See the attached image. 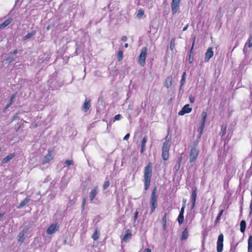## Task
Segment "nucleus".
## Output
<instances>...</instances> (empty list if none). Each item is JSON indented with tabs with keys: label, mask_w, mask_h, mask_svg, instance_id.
<instances>
[{
	"label": "nucleus",
	"mask_w": 252,
	"mask_h": 252,
	"mask_svg": "<svg viewBox=\"0 0 252 252\" xmlns=\"http://www.w3.org/2000/svg\"><path fill=\"white\" fill-rule=\"evenodd\" d=\"M165 139V141L163 143L162 151H169L171 145V141L169 139H168L167 136H166Z\"/></svg>",
	"instance_id": "nucleus-11"
},
{
	"label": "nucleus",
	"mask_w": 252,
	"mask_h": 252,
	"mask_svg": "<svg viewBox=\"0 0 252 252\" xmlns=\"http://www.w3.org/2000/svg\"><path fill=\"white\" fill-rule=\"evenodd\" d=\"M191 110L192 109L191 108L189 107V104H186L183 107L182 110L179 111L178 114L179 115L182 116L186 113L190 112Z\"/></svg>",
	"instance_id": "nucleus-13"
},
{
	"label": "nucleus",
	"mask_w": 252,
	"mask_h": 252,
	"mask_svg": "<svg viewBox=\"0 0 252 252\" xmlns=\"http://www.w3.org/2000/svg\"><path fill=\"white\" fill-rule=\"evenodd\" d=\"M223 212V210H221L220 211L219 214L218 215V216L215 220V223H217V222L220 220V218L221 217V216L222 215V213Z\"/></svg>",
	"instance_id": "nucleus-35"
},
{
	"label": "nucleus",
	"mask_w": 252,
	"mask_h": 252,
	"mask_svg": "<svg viewBox=\"0 0 252 252\" xmlns=\"http://www.w3.org/2000/svg\"><path fill=\"white\" fill-rule=\"evenodd\" d=\"M127 39V38L126 36H123L121 37V40L123 41H126Z\"/></svg>",
	"instance_id": "nucleus-49"
},
{
	"label": "nucleus",
	"mask_w": 252,
	"mask_h": 252,
	"mask_svg": "<svg viewBox=\"0 0 252 252\" xmlns=\"http://www.w3.org/2000/svg\"><path fill=\"white\" fill-rule=\"evenodd\" d=\"M189 237V231L187 228H185L184 231L182 232V236H181V240H186Z\"/></svg>",
	"instance_id": "nucleus-20"
},
{
	"label": "nucleus",
	"mask_w": 252,
	"mask_h": 252,
	"mask_svg": "<svg viewBox=\"0 0 252 252\" xmlns=\"http://www.w3.org/2000/svg\"><path fill=\"white\" fill-rule=\"evenodd\" d=\"M166 223H162V228L164 230H165L166 229V228H167Z\"/></svg>",
	"instance_id": "nucleus-51"
},
{
	"label": "nucleus",
	"mask_w": 252,
	"mask_h": 252,
	"mask_svg": "<svg viewBox=\"0 0 252 252\" xmlns=\"http://www.w3.org/2000/svg\"><path fill=\"white\" fill-rule=\"evenodd\" d=\"M130 136V135L129 133H127L125 135V136L124 137L123 140H127Z\"/></svg>",
	"instance_id": "nucleus-48"
},
{
	"label": "nucleus",
	"mask_w": 252,
	"mask_h": 252,
	"mask_svg": "<svg viewBox=\"0 0 252 252\" xmlns=\"http://www.w3.org/2000/svg\"><path fill=\"white\" fill-rule=\"evenodd\" d=\"M251 194L252 198V191H251Z\"/></svg>",
	"instance_id": "nucleus-63"
},
{
	"label": "nucleus",
	"mask_w": 252,
	"mask_h": 252,
	"mask_svg": "<svg viewBox=\"0 0 252 252\" xmlns=\"http://www.w3.org/2000/svg\"><path fill=\"white\" fill-rule=\"evenodd\" d=\"M156 189H155L152 192L150 200V204L151 206V211L150 214H152L155 210L156 207H157V196L156 195Z\"/></svg>",
	"instance_id": "nucleus-3"
},
{
	"label": "nucleus",
	"mask_w": 252,
	"mask_h": 252,
	"mask_svg": "<svg viewBox=\"0 0 252 252\" xmlns=\"http://www.w3.org/2000/svg\"><path fill=\"white\" fill-rule=\"evenodd\" d=\"M118 60L121 61L123 58V52L122 50H119L117 54Z\"/></svg>",
	"instance_id": "nucleus-31"
},
{
	"label": "nucleus",
	"mask_w": 252,
	"mask_h": 252,
	"mask_svg": "<svg viewBox=\"0 0 252 252\" xmlns=\"http://www.w3.org/2000/svg\"><path fill=\"white\" fill-rule=\"evenodd\" d=\"M37 126V125L36 124H34V126H33V128H35Z\"/></svg>",
	"instance_id": "nucleus-60"
},
{
	"label": "nucleus",
	"mask_w": 252,
	"mask_h": 252,
	"mask_svg": "<svg viewBox=\"0 0 252 252\" xmlns=\"http://www.w3.org/2000/svg\"><path fill=\"white\" fill-rule=\"evenodd\" d=\"M226 129V126H222L221 128L220 134L222 136H224L225 134V131Z\"/></svg>",
	"instance_id": "nucleus-38"
},
{
	"label": "nucleus",
	"mask_w": 252,
	"mask_h": 252,
	"mask_svg": "<svg viewBox=\"0 0 252 252\" xmlns=\"http://www.w3.org/2000/svg\"><path fill=\"white\" fill-rule=\"evenodd\" d=\"M207 117V112H206V111L202 112V113L201 114L202 118H201V122H200V126L198 130V134L197 136L198 138H200V137L203 133V130L205 127V122H206Z\"/></svg>",
	"instance_id": "nucleus-4"
},
{
	"label": "nucleus",
	"mask_w": 252,
	"mask_h": 252,
	"mask_svg": "<svg viewBox=\"0 0 252 252\" xmlns=\"http://www.w3.org/2000/svg\"><path fill=\"white\" fill-rule=\"evenodd\" d=\"M14 60V58L12 56L10 53L8 54L7 57L6 59V61L8 63H11Z\"/></svg>",
	"instance_id": "nucleus-36"
},
{
	"label": "nucleus",
	"mask_w": 252,
	"mask_h": 252,
	"mask_svg": "<svg viewBox=\"0 0 252 252\" xmlns=\"http://www.w3.org/2000/svg\"><path fill=\"white\" fill-rule=\"evenodd\" d=\"M182 160V157H181L179 158L178 159V169H180V163H181V162Z\"/></svg>",
	"instance_id": "nucleus-47"
},
{
	"label": "nucleus",
	"mask_w": 252,
	"mask_h": 252,
	"mask_svg": "<svg viewBox=\"0 0 252 252\" xmlns=\"http://www.w3.org/2000/svg\"><path fill=\"white\" fill-rule=\"evenodd\" d=\"M197 195V189L196 188H195L192 191V193H191V197H190L191 202H192L191 209L194 208L195 207V204Z\"/></svg>",
	"instance_id": "nucleus-12"
},
{
	"label": "nucleus",
	"mask_w": 252,
	"mask_h": 252,
	"mask_svg": "<svg viewBox=\"0 0 252 252\" xmlns=\"http://www.w3.org/2000/svg\"><path fill=\"white\" fill-rule=\"evenodd\" d=\"M167 213H165L162 219V223H167Z\"/></svg>",
	"instance_id": "nucleus-41"
},
{
	"label": "nucleus",
	"mask_w": 252,
	"mask_h": 252,
	"mask_svg": "<svg viewBox=\"0 0 252 252\" xmlns=\"http://www.w3.org/2000/svg\"><path fill=\"white\" fill-rule=\"evenodd\" d=\"M59 179H57V180H56L53 181L51 183V186H52V187H53L54 186H55V184H56V182H57V181H59Z\"/></svg>",
	"instance_id": "nucleus-52"
},
{
	"label": "nucleus",
	"mask_w": 252,
	"mask_h": 252,
	"mask_svg": "<svg viewBox=\"0 0 252 252\" xmlns=\"http://www.w3.org/2000/svg\"><path fill=\"white\" fill-rule=\"evenodd\" d=\"M109 185H110V183H109V181H105L104 182L103 186V189H107L108 188Z\"/></svg>",
	"instance_id": "nucleus-37"
},
{
	"label": "nucleus",
	"mask_w": 252,
	"mask_h": 252,
	"mask_svg": "<svg viewBox=\"0 0 252 252\" xmlns=\"http://www.w3.org/2000/svg\"><path fill=\"white\" fill-rule=\"evenodd\" d=\"M85 205H86V199L83 198V202H82V208L83 210H84Z\"/></svg>",
	"instance_id": "nucleus-46"
},
{
	"label": "nucleus",
	"mask_w": 252,
	"mask_h": 252,
	"mask_svg": "<svg viewBox=\"0 0 252 252\" xmlns=\"http://www.w3.org/2000/svg\"><path fill=\"white\" fill-rule=\"evenodd\" d=\"M17 53H18V51L17 50H15L13 51V52H10V54L11 55H16L17 54Z\"/></svg>",
	"instance_id": "nucleus-53"
},
{
	"label": "nucleus",
	"mask_w": 252,
	"mask_h": 252,
	"mask_svg": "<svg viewBox=\"0 0 252 252\" xmlns=\"http://www.w3.org/2000/svg\"><path fill=\"white\" fill-rule=\"evenodd\" d=\"M182 90V89H181V86H180V92H181Z\"/></svg>",
	"instance_id": "nucleus-62"
},
{
	"label": "nucleus",
	"mask_w": 252,
	"mask_h": 252,
	"mask_svg": "<svg viewBox=\"0 0 252 252\" xmlns=\"http://www.w3.org/2000/svg\"><path fill=\"white\" fill-rule=\"evenodd\" d=\"M144 252H151V251L150 249L147 248V249H145Z\"/></svg>",
	"instance_id": "nucleus-57"
},
{
	"label": "nucleus",
	"mask_w": 252,
	"mask_h": 252,
	"mask_svg": "<svg viewBox=\"0 0 252 252\" xmlns=\"http://www.w3.org/2000/svg\"><path fill=\"white\" fill-rule=\"evenodd\" d=\"M53 158V157L50 153H49L44 158L43 163H48Z\"/></svg>",
	"instance_id": "nucleus-19"
},
{
	"label": "nucleus",
	"mask_w": 252,
	"mask_h": 252,
	"mask_svg": "<svg viewBox=\"0 0 252 252\" xmlns=\"http://www.w3.org/2000/svg\"><path fill=\"white\" fill-rule=\"evenodd\" d=\"M189 98V101H190V102L191 103H193V102H194V98L193 97H192V96H190Z\"/></svg>",
	"instance_id": "nucleus-54"
},
{
	"label": "nucleus",
	"mask_w": 252,
	"mask_h": 252,
	"mask_svg": "<svg viewBox=\"0 0 252 252\" xmlns=\"http://www.w3.org/2000/svg\"><path fill=\"white\" fill-rule=\"evenodd\" d=\"M11 104L9 103L8 104H7L6 106H5V109H8L10 106H11Z\"/></svg>",
	"instance_id": "nucleus-56"
},
{
	"label": "nucleus",
	"mask_w": 252,
	"mask_h": 252,
	"mask_svg": "<svg viewBox=\"0 0 252 252\" xmlns=\"http://www.w3.org/2000/svg\"><path fill=\"white\" fill-rule=\"evenodd\" d=\"M180 0H172L171 7L172 14H175L179 9Z\"/></svg>",
	"instance_id": "nucleus-8"
},
{
	"label": "nucleus",
	"mask_w": 252,
	"mask_h": 252,
	"mask_svg": "<svg viewBox=\"0 0 252 252\" xmlns=\"http://www.w3.org/2000/svg\"><path fill=\"white\" fill-rule=\"evenodd\" d=\"M214 52L212 47H209L205 54L204 62L207 63L209 60L213 56Z\"/></svg>",
	"instance_id": "nucleus-10"
},
{
	"label": "nucleus",
	"mask_w": 252,
	"mask_h": 252,
	"mask_svg": "<svg viewBox=\"0 0 252 252\" xmlns=\"http://www.w3.org/2000/svg\"><path fill=\"white\" fill-rule=\"evenodd\" d=\"M30 197L29 196H28L24 200H23L19 204V205L17 207V208L18 209H20V208H21L22 207H23L24 206H25L26 204H27L28 203H29V202L30 201Z\"/></svg>",
	"instance_id": "nucleus-16"
},
{
	"label": "nucleus",
	"mask_w": 252,
	"mask_h": 252,
	"mask_svg": "<svg viewBox=\"0 0 252 252\" xmlns=\"http://www.w3.org/2000/svg\"><path fill=\"white\" fill-rule=\"evenodd\" d=\"M250 209L251 210L250 212V215H251L252 212V198L251 201L250 205Z\"/></svg>",
	"instance_id": "nucleus-50"
},
{
	"label": "nucleus",
	"mask_w": 252,
	"mask_h": 252,
	"mask_svg": "<svg viewBox=\"0 0 252 252\" xmlns=\"http://www.w3.org/2000/svg\"><path fill=\"white\" fill-rule=\"evenodd\" d=\"M223 235L222 234L219 235L217 243V252H222L223 247Z\"/></svg>",
	"instance_id": "nucleus-6"
},
{
	"label": "nucleus",
	"mask_w": 252,
	"mask_h": 252,
	"mask_svg": "<svg viewBox=\"0 0 252 252\" xmlns=\"http://www.w3.org/2000/svg\"><path fill=\"white\" fill-rule=\"evenodd\" d=\"M198 142H194L191 145L189 153V161L194 162L198 156L199 149L197 146Z\"/></svg>",
	"instance_id": "nucleus-2"
},
{
	"label": "nucleus",
	"mask_w": 252,
	"mask_h": 252,
	"mask_svg": "<svg viewBox=\"0 0 252 252\" xmlns=\"http://www.w3.org/2000/svg\"><path fill=\"white\" fill-rule=\"evenodd\" d=\"M172 78L171 76H169L166 77L165 81L164 82V86L167 88H169L172 85Z\"/></svg>",
	"instance_id": "nucleus-15"
},
{
	"label": "nucleus",
	"mask_w": 252,
	"mask_h": 252,
	"mask_svg": "<svg viewBox=\"0 0 252 252\" xmlns=\"http://www.w3.org/2000/svg\"><path fill=\"white\" fill-rule=\"evenodd\" d=\"M184 219V215L179 214V215L178 217V219H177V220L178 221L179 225H181L183 222Z\"/></svg>",
	"instance_id": "nucleus-30"
},
{
	"label": "nucleus",
	"mask_w": 252,
	"mask_h": 252,
	"mask_svg": "<svg viewBox=\"0 0 252 252\" xmlns=\"http://www.w3.org/2000/svg\"><path fill=\"white\" fill-rule=\"evenodd\" d=\"M240 231L242 232V233H244L245 231V229H246V221L244 220H242L241 222H240Z\"/></svg>",
	"instance_id": "nucleus-24"
},
{
	"label": "nucleus",
	"mask_w": 252,
	"mask_h": 252,
	"mask_svg": "<svg viewBox=\"0 0 252 252\" xmlns=\"http://www.w3.org/2000/svg\"><path fill=\"white\" fill-rule=\"evenodd\" d=\"M147 141V138L146 136H145L142 139V143H141V147H145Z\"/></svg>",
	"instance_id": "nucleus-39"
},
{
	"label": "nucleus",
	"mask_w": 252,
	"mask_h": 252,
	"mask_svg": "<svg viewBox=\"0 0 252 252\" xmlns=\"http://www.w3.org/2000/svg\"><path fill=\"white\" fill-rule=\"evenodd\" d=\"M248 242V252H252V235L249 236Z\"/></svg>",
	"instance_id": "nucleus-22"
},
{
	"label": "nucleus",
	"mask_w": 252,
	"mask_h": 252,
	"mask_svg": "<svg viewBox=\"0 0 252 252\" xmlns=\"http://www.w3.org/2000/svg\"><path fill=\"white\" fill-rule=\"evenodd\" d=\"M152 167L151 163H149L144 168V189L148 190L150 187L152 177Z\"/></svg>",
	"instance_id": "nucleus-1"
},
{
	"label": "nucleus",
	"mask_w": 252,
	"mask_h": 252,
	"mask_svg": "<svg viewBox=\"0 0 252 252\" xmlns=\"http://www.w3.org/2000/svg\"><path fill=\"white\" fill-rule=\"evenodd\" d=\"M98 189L97 187H95L93 189H92L89 194V198L91 202L93 201L95 196L98 193Z\"/></svg>",
	"instance_id": "nucleus-14"
},
{
	"label": "nucleus",
	"mask_w": 252,
	"mask_h": 252,
	"mask_svg": "<svg viewBox=\"0 0 252 252\" xmlns=\"http://www.w3.org/2000/svg\"><path fill=\"white\" fill-rule=\"evenodd\" d=\"M162 158L164 160H167L169 158V151H162Z\"/></svg>",
	"instance_id": "nucleus-26"
},
{
	"label": "nucleus",
	"mask_w": 252,
	"mask_h": 252,
	"mask_svg": "<svg viewBox=\"0 0 252 252\" xmlns=\"http://www.w3.org/2000/svg\"><path fill=\"white\" fill-rule=\"evenodd\" d=\"M175 46V38H172L170 40V49L171 50H173Z\"/></svg>",
	"instance_id": "nucleus-29"
},
{
	"label": "nucleus",
	"mask_w": 252,
	"mask_h": 252,
	"mask_svg": "<svg viewBox=\"0 0 252 252\" xmlns=\"http://www.w3.org/2000/svg\"><path fill=\"white\" fill-rule=\"evenodd\" d=\"M188 28V25H187L185 27H184L183 31H186L187 30Z\"/></svg>",
	"instance_id": "nucleus-58"
},
{
	"label": "nucleus",
	"mask_w": 252,
	"mask_h": 252,
	"mask_svg": "<svg viewBox=\"0 0 252 252\" xmlns=\"http://www.w3.org/2000/svg\"><path fill=\"white\" fill-rule=\"evenodd\" d=\"M185 208V204H183L182 207L181 209V210H180V212L179 213L180 214H182V215H184Z\"/></svg>",
	"instance_id": "nucleus-43"
},
{
	"label": "nucleus",
	"mask_w": 252,
	"mask_h": 252,
	"mask_svg": "<svg viewBox=\"0 0 252 252\" xmlns=\"http://www.w3.org/2000/svg\"><path fill=\"white\" fill-rule=\"evenodd\" d=\"M147 54V48L144 47L141 49V53L138 58V63L142 66L145 64V60Z\"/></svg>",
	"instance_id": "nucleus-5"
},
{
	"label": "nucleus",
	"mask_w": 252,
	"mask_h": 252,
	"mask_svg": "<svg viewBox=\"0 0 252 252\" xmlns=\"http://www.w3.org/2000/svg\"><path fill=\"white\" fill-rule=\"evenodd\" d=\"M91 107V101L90 100L86 99L84 105L83 106V110L86 112Z\"/></svg>",
	"instance_id": "nucleus-17"
},
{
	"label": "nucleus",
	"mask_w": 252,
	"mask_h": 252,
	"mask_svg": "<svg viewBox=\"0 0 252 252\" xmlns=\"http://www.w3.org/2000/svg\"><path fill=\"white\" fill-rule=\"evenodd\" d=\"M248 46V47L249 48H250L252 46V34L251 35H250L249 38H248V43H246L245 44V47H244V52H245V51H246V46Z\"/></svg>",
	"instance_id": "nucleus-23"
},
{
	"label": "nucleus",
	"mask_w": 252,
	"mask_h": 252,
	"mask_svg": "<svg viewBox=\"0 0 252 252\" xmlns=\"http://www.w3.org/2000/svg\"><path fill=\"white\" fill-rule=\"evenodd\" d=\"M122 118V116L120 114H117L116 115L114 118L113 122H115L116 121H119Z\"/></svg>",
	"instance_id": "nucleus-40"
},
{
	"label": "nucleus",
	"mask_w": 252,
	"mask_h": 252,
	"mask_svg": "<svg viewBox=\"0 0 252 252\" xmlns=\"http://www.w3.org/2000/svg\"><path fill=\"white\" fill-rule=\"evenodd\" d=\"M59 225L57 223H52L50 226L47 229V233L51 235L58 231Z\"/></svg>",
	"instance_id": "nucleus-9"
},
{
	"label": "nucleus",
	"mask_w": 252,
	"mask_h": 252,
	"mask_svg": "<svg viewBox=\"0 0 252 252\" xmlns=\"http://www.w3.org/2000/svg\"><path fill=\"white\" fill-rule=\"evenodd\" d=\"M186 72H184L183 75L182 76V78L181 80V89L183 88V86L185 85L186 82Z\"/></svg>",
	"instance_id": "nucleus-28"
},
{
	"label": "nucleus",
	"mask_w": 252,
	"mask_h": 252,
	"mask_svg": "<svg viewBox=\"0 0 252 252\" xmlns=\"http://www.w3.org/2000/svg\"><path fill=\"white\" fill-rule=\"evenodd\" d=\"M138 213H139L138 211H137V210H136L134 213V221H136V220L137 219Z\"/></svg>",
	"instance_id": "nucleus-45"
},
{
	"label": "nucleus",
	"mask_w": 252,
	"mask_h": 252,
	"mask_svg": "<svg viewBox=\"0 0 252 252\" xmlns=\"http://www.w3.org/2000/svg\"><path fill=\"white\" fill-rule=\"evenodd\" d=\"M126 234L123 237V241H124V242H126L127 239L130 238V237L131 236V232L130 231V230L129 229H128L127 231H126Z\"/></svg>",
	"instance_id": "nucleus-27"
},
{
	"label": "nucleus",
	"mask_w": 252,
	"mask_h": 252,
	"mask_svg": "<svg viewBox=\"0 0 252 252\" xmlns=\"http://www.w3.org/2000/svg\"><path fill=\"white\" fill-rule=\"evenodd\" d=\"M193 45H194V43H193V44L192 45L191 48L190 50V54H189V63H191L193 61V57H191V55L192 51L193 50Z\"/></svg>",
	"instance_id": "nucleus-34"
},
{
	"label": "nucleus",
	"mask_w": 252,
	"mask_h": 252,
	"mask_svg": "<svg viewBox=\"0 0 252 252\" xmlns=\"http://www.w3.org/2000/svg\"><path fill=\"white\" fill-rule=\"evenodd\" d=\"M73 162L72 160H66L65 163L66 164V165L68 166L70 165H72L73 164Z\"/></svg>",
	"instance_id": "nucleus-42"
},
{
	"label": "nucleus",
	"mask_w": 252,
	"mask_h": 252,
	"mask_svg": "<svg viewBox=\"0 0 252 252\" xmlns=\"http://www.w3.org/2000/svg\"><path fill=\"white\" fill-rule=\"evenodd\" d=\"M99 236V234L97 232V230H96L95 231V232L94 233V234L92 236V238L94 241H96L98 239Z\"/></svg>",
	"instance_id": "nucleus-32"
},
{
	"label": "nucleus",
	"mask_w": 252,
	"mask_h": 252,
	"mask_svg": "<svg viewBox=\"0 0 252 252\" xmlns=\"http://www.w3.org/2000/svg\"><path fill=\"white\" fill-rule=\"evenodd\" d=\"M145 150V147H141V153H142Z\"/></svg>",
	"instance_id": "nucleus-55"
},
{
	"label": "nucleus",
	"mask_w": 252,
	"mask_h": 252,
	"mask_svg": "<svg viewBox=\"0 0 252 252\" xmlns=\"http://www.w3.org/2000/svg\"><path fill=\"white\" fill-rule=\"evenodd\" d=\"M128 44H127V43H126V44H125V45H124V47H125V48H127V47H128Z\"/></svg>",
	"instance_id": "nucleus-59"
},
{
	"label": "nucleus",
	"mask_w": 252,
	"mask_h": 252,
	"mask_svg": "<svg viewBox=\"0 0 252 252\" xmlns=\"http://www.w3.org/2000/svg\"><path fill=\"white\" fill-rule=\"evenodd\" d=\"M29 229V228L26 226L18 234L17 236L18 241L20 243H22L24 241L25 239V235L28 233Z\"/></svg>",
	"instance_id": "nucleus-7"
},
{
	"label": "nucleus",
	"mask_w": 252,
	"mask_h": 252,
	"mask_svg": "<svg viewBox=\"0 0 252 252\" xmlns=\"http://www.w3.org/2000/svg\"><path fill=\"white\" fill-rule=\"evenodd\" d=\"M35 33L36 32L35 31H32L31 32L28 33V34L24 37L23 40H26L32 38L35 34Z\"/></svg>",
	"instance_id": "nucleus-21"
},
{
	"label": "nucleus",
	"mask_w": 252,
	"mask_h": 252,
	"mask_svg": "<svg viewBox=\"0 0 252 252\" xmlns=\"http://www.w3.org/2000/svg\"><path fill=\"white\" fill-rule=\"evenodd\" d=\"M176 168L177 170L179 169H178V165L177 166H176Z\"/></svg>",
	"instance_id": "nucleus-61"
},
{
	"label": "nucleus",
	"mask_w": 252,
	"mask_h": 252,
	"mask_svg": "<svg viewBox=\"0 0 252 252\" xmlns=\"http://www.w3.org/2000/svg\"><path fill=\"white\" fill-rule=\"evenodd\" d=\"M144 11L140 9L138 10L137 14V17L138 18H141V17L144 15Z\"/></svg>",
	"instance_id": "nucleus-33"
},
{
	"label": "nucleus",
	"mask_w": 252,
	"mask_h": 252,
	"mask_svg": "<svg viewBox=\"0 0 252 252\" xmlns=\"http://www.w3.org/2000/svg\"><path fill=\"white\" fill-rule=\"evenodd\" d=\"M15 96H16L15 94L12 95L10 100V101H9V103H11V104L13 102V99L15 98Z\"/></svg>",
	"instance_id": "nucleus-44"
},
{
	"label": "nucleus",
	"mask_w": 252,
	"mask_h": 252,
	"mask_svg": "<svg viewBox=\"0 0 252 252\" xmlns=\"http://www.w3.org/2000/svg\"><path fill=\"white\" fill-rule=\"evenodd\" d=\"M14 156L15 155L14 154H9L2 159V163H6L8 162L14 157Z\"/></svg>",
	"instance_id": "nucleus-18"
},
{
	"label": "nucleus",
	"mask_w": 252,
	"mask_h": 252,
	"mask_svg": "<svg viewBox=\"0 0 252 252\" xmlns=\"http://www.w3.org/2000/svg\"><path fill=\"white\" fill-rule=\"evenodd\" d=\"M11 21H12V20L10 18L7 19L0 25V28L3 29V28L6 27L11 22Z\"/></svg>",
	"instance_id": "nucleus-25"
}]
</instances>
